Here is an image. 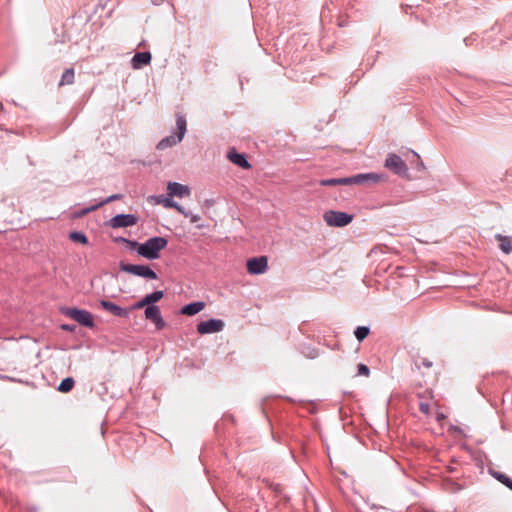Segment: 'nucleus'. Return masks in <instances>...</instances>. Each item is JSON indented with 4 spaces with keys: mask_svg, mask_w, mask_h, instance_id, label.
I'll list each match as a JSON object with an SVG mask.
<instances>
[{
    "mask_svg": "<svg viewBox=\"0 0 512 512\" xmlns=\"http://www.w3.org/2000/svg\"><path fill=\"white\" fill-rule=\"evenodd\" d=\"M167 244L168 240L165 237H151L141 243L139 255L149 260H156L160 257V251L166 248Z\"/></svg>",
    "mask_w": 512,
    "mask_h": 512,
    "instance_id": "1",
    "label": "nucleus"
},
{
    "mask_svg": "<svg viewBox=\"0 0 512 512\" xmlns=\"http://www.w3.org/2000/svg\"><path fill=\"white\" fill-rule=\"evenodd\" d=\"M176 125H177V129H178V133L170 135V136H166L163 139H161L156 146V148L158 150H164V149L172 147L182 141L184 134L186 132V127H187L186 119L183 115H177Z\"/></svg>",
    "mask_w": 512,
    "mask_h": 512,
    "instance_id": "2",
    "label": "nucleus"
},
{
    "mask_svg": "<svg viewBox=\"0 0 512 512\" xmlns=\"http://www.w3.org/2000/svg\"><path fill=\"white\" fill-rule=\"evenodd\" d=\"M385 167L402 178L410 179L407 164L399 155L395 153H389L387 155L385 160Z\"/></svg>",
    "mask_w": 512,
    "mask_h": 512,
    "instance_id": "3",
    "label": "nucleus"
},
{
    "mask_svg": "<svg viewBox=\"0 0 512 512\" xmlns=\"http://www.w3.org/2000/svg\"><path fill=\"white\" fill-rule=\"evenodd\" d=\"M323 219L330 227H345L353 221V215L342 211L329 210L324 213Z\"/></svg>",
    "mask_w": 512,
    "mask_h": 512,
    "instance_id": "4",
    "label": "nucleus"
},
{
    "mask_svg": "<svg viewBox=\"0 0 512 512\" xmlns=\"http://www.w3.org/2000/svg\"><path fill=\"white\" fill-rule=\"evenodd\" d=\"M63 314L84 327L93 328L95 326L93 315L87 310L67 307L63 310Z\"/></svg>",
    "mask_w": 512,
    "mask_h": 512,
    "instance_id": "5",
    "label": "nucleus"
},
{
    "mask_svg": "<svg viewBox=\"0 0 512 512\" xmlns=\"http://www.w3.org/2000/svg\"><path fill=\"white\" fill-rule=\"evenodd\" d=\"M120 270L146 279H157V274L148 265L120 263Z\"/></svg>",
    "mask_w": 512,
    "mask_h": 512,
    "instance_id": "6",
    "label": "nucleus"
},
{
    "mask_svg": "<svg viewBox=\"0 0 512 512\" xmlns=\"http://www.w3.org/2000/svg\"><path fill=\"white\" fill-rule=\"evenodd\" d=\"M225 323L221 319H209L206 321H201L197 324L196 330L199 334H212L218 333L223 330Z\"/></svg>",
    "mask_w": 512,
    "mask_h": 512,
    "instance_id": "7",
    "label": "nucleus"
},
{
    "mask_svg": "<svg viewBox=\"0 0 512 512\" xmlns=\"http://www.w3.org/2000/svg\"><path fill=\"white\" fill-rule=\"evenodd\" d=\"M268 259L266 256H259L250 258L247 261V271L251 275H260L267 271Z\"/></svg>",
    "mask_w": 512,
    "mask_h": 512,
    "instance_id": "8",
    "label": "nucleus"
},
{
    "mask_svg": "<svg viewBox=\"0 0 512 512\" xmlns=\"http://www.w3.org/2000/svg\"><path fill=\"white\" fill-rule=\"evenodd\" d=\"M138 217L135 214H117L109 220L112 228H126L136 225Z\"/></svg>",
    "mask_w": 512,
    "mask_h": 512,
    "instance_id": "9",
    "label": "nucleus"
},
{
    "mask_svg": "<svg viewBox=\"0 0 512 512\" xmlns=\"http://www.w3.org/2000/svg\"><path fill=\"white\" fill-rule=\"evenodd\" d=\"M384 176L378 173H360L351 177H347V184L352 185H361L367 182L377 183L380 180H383Z\"/></svg>",
    "mask_w": 512,
    "mask_h": 512,
    "instance_id": "10",
    "label": "nucleus"
},
{
    "mask_svg": "<svg viewBox=\"0 0 512 512\" xmlns=\"http://www.w3.org/2000/svg\"><path fill=\"white\" fill-rule=\"evenodd\" d=\"M145 318L152 321L158 330L163 329L166 326V322L161 315L159 306L149 305L144 311Z\"/></svg>",
    "mask_w": 512,
    "mask_h": 512,
    "instance_id": "11",
    "label": "nucleus"
},
{
    "mask_svg": "<svg viewBox=\"0 0 512 512\" xmlns=\"http://www.w3.org/2000/svg\"><path fill=\"white\" fill-rule=\"evenodd\" d=\"M151 198L155 200V203L162 204L165 208H173L185 217H188L191 214L190 211H187L184 207L175 202L170 196L166 197L164 195H158L152 196Z\"/></svg>",
    "mask_w": 512,
    "mask_h": 512,
    "instance_id": "12",
    "label": "nucleus"
},
{
    "mask_svg": "<svg viewBox=\"0 0 512 512\" xmlns=\"http://www.w3.org/2000/svg\"><path fill=\"white\" fill-rule=\"evenodd\" d=\"M99 305L109 313L120 318H129L128 308H122L119 305L108 300L101 299Z\"/></svg>",
    "mask_w": 512,
    "mask_h": 512,
    "instance_id": "13",
    "label": "nucleus"
},
{
    "mask_svg": "<svg viewBox=\"0 0 512 512\" xmlns=\"http://www.w3.org/2000/svg\"><path fill=\"white\" fill-rule=\"evenodd\" d=\"M227 157L233 164L239 166L242 169L251 168V164L247 160L246 155L244 153H238L235 148H232L228 151Z\"/></svg>",
    "mask_w": 512,
    "mask_h": 512,
    "instance_id": "14",
    "label": "nucleus"
},
{
    "mask_svg": "<svg viewBox=\"0 0 512 512\" xmlns=\"http://www.w3.org/2000/svg\"><path fill=\"white\" fill-rule=\"evenodd\" d=\"M167 193L170 197H185L190 195V189L187 185L178 182H169L167 185Z\"/></svg>",
    "mask_w": 512,
    "mask_h": 512,
    "instance_id": "15",
    "label": "nucleus"
},
{
    "mask_svg": "<svg viewBox=\"0 0 512 512\" xmlns=\"http://www.w3.org/2000/svg\"><path fill=\"white\" fill-rule=\"evenodd\" d=\"M151 53L148 51L136 53L132 59L131 64L134 69H141L151 62Z\"/></svg>",
    "mask_w": 512,
    "mask_h": 512,
    "instance_id": "16",
    "label": "nucleus"
},
{
    "mask_svg": "<svg viewBox=\"0 0 512 512\" xmlns=\"http://www.w3.org/2000/svg\"><path fill=\"white\" fill-rule=\"evenodd\" d=\"M204 308L205 303L203 301H195L184 305L181 308L180 313L187 316H194L201 312Z\"/></svg>",
    "mask_w": 512,
    "mask_h": 512,
    "instance_id": "17",
    "label": "nucleus"
},
{
    "mask_svg": "<svg viewBox=\"0 0 512 512\" xmlns=\"http://www.w3.org/2000/svg\"><path fill=\"white\" fill-rule=\"evenodd\" d=\"M75 80V71L73 68H67L63 72L61 79L59 81V86H65V85H71L74 83Z\"/></svg>",
    "mask_w": 512,
    "mask_h": 512,
    "instance_id": "18",
    "label": "nucleus"
},
{
    "mask_svg": "<svg viewBox=\"0 0 512 512\" xmlns=\"http://www.w3.org/2000/svg\"><path fill=\"white\" fill-rule=\"evenodd\" d=\"M495 238L500 241L499 248L505 254H509L512 251V243L509 237L497 234Z\"/></svg>",
    "mask_w": 512,
    "mask_h": 512,
    "instance_id": "19",
    "label": "nucleus"
},
{
    "mask_svg": "<svg viewBox=\"0 0 512 512\" xmlns=\"http://www.w3.org/2000/svg\"><path fill=\"white\" fill-rule=\"evenodd\" d=\"M490 474L493 478H495L501 484L506 486L508 489L512 486V479L509 476H507L506 474L495 471V470H491Z\"/></svg>",
    "mask_w": 512,
    "mask_h": 512,
    "instance_id": "20",
    "label": "nucleus"
},
{
    "mask_svg": "<svg viewBox=\"0 0 512 512\" xmlns=\"http://www.w3.org/2000/svg\"><path fill=\"white\" fill-rule=\"evenodd\" d=\"M69 239L73 242L87 245L89 243L88 237L81 231H72L69 234Z\"/></svg>",
    "mask_w": 512,
    "mask_h": 512,
    "instance_id": "21",
    "label": "nucleus"
},
{
    "mask_svg": "<svg viewBox=\"0 0 512 512\" xmlns=\"http://www.w3.org/2000/svg\"><path fill=\"white\" fill-rule=\"evenodd\" d=\"M74 385V379L72 377H66L60 382L58 386V391L62 393H68L73 389Z\"/></svg>",
    "mask_w": 512,
    "mask_h": 512,
    "instance_id": "22",
    "label": "nucleus"
},
{
    "mask_svg": "<svg viewBox=\"0 0 512 512\" xmlns=\"http://www.w3.org/2000/svg\"><path fill=\"white\" fill-rule=\"evenodd\" d=\"M321 186H337V185H348L347 177L344 178H330V179H322L319 181Z\"/></svg>",
    "mask_w": 512,
    "mask_h": 512,
    "instance_id": "23",
    "label": "nucleus"
},
{
    "mask_svg": "<svg viewBox=\"0 0 512 512\" xmlns=\"http://www.w3.org/2000/svg\"><path fill=\"white\" fill-rule=\"evenodd\" d=\"M370 333V328L368 326H358L354 331L355 338L362 342Z\"/></svg>",
    "mask_w": 512,
    "mask_h": 512,
    "instance_id": "24",
    "label": "nucleus"
},
{
    "mask_svg": "<svg viewBox=\"0 0 512 512\" xmlns=\"http://www.w3.org/2000/svg\"><path fill=\"white\" fill-rule=\"evenodd\" d=\"M145 296L149 305H155L156 302L160 301L164 297V291L156 290L152 293L146 294Z\"/></svg>",
    "mask_w": 512,
    "mask_h": 512,
    "instance_id": "25",
    "label": "nucleus"
},
{
    "mask_svg": "<svg viewBox=\"0 0 512 512\" xmlns=\"http://www.w3.org/2000/svg\"><path fill=\"white\" fill-rule=\"evenodd\" d=\"M148 306H149V303L146 299V296H144L141 300L137 301L131 307H129L128 310L130 313L132 310L141 309V308L148 307Z\"/></svg>",
    "mask_w": 512,
    "mask_h": 512,
    "instance_id": "26",
    "label": "nucleus"
},
{
    "mask_svg": "<svg viewBox=\"0 0 512 512\" xmlns=\"http://www.w3.org/2000/svg\"><path fill=\"white\" fill-rule=\"evenodd\" d=\"M98 208H99L98 204L83 208L80 211L76 212V217H83V216L87 215L88 213L97 210Z\"/></svg>",
    "mask_w": 512,
    "mask_h": 512,
    "instance_id": "27",
    "label": "nucleus"
},
{
    "mask_svg": "<svg viewBox=\"0 0 512 512\" xmlns=\"http://www.w3.org/2000/svg\"><path fill=\"white\" fill-rule=\"evenodd\" d=\"M123 197V195L121 194H113L105 199H103L102 201L98 202L97 204L99 205V208L102 207L103 205L105 204H108L112 201H115V200H119Z\"/></svg>",
    "mask_w": 512,
    "mask_h": 512,
    "instance_id": "28",
    "label": "nucleus"
},
{
    "mask_svg": "<svg viewBox=\"0 0 512 512\" xmlns=\"http://www.w3.org/2000/svg\"><path fill=\"white\" fill-rule=\"evenodd\" d=\"M415 366L417 369H420V366H424L425 368H431L433 366V362L427 358H422L419 363L417 359H414Z\"/></svg>",
    "mask_w": 512,
    "mask_h": 512,
    "instance_id": "29",
    "label": "nucleus"
},
{
    "mask_svg": "<svg viewBox=\"0 0 512 512\" xmlns=\"http://www.w3.org/2000/svg\"><path fill=\"white\" fill-rule=\"evenodd\" d=\"M370 374V369L366 364L360 363L358 364V375L368 377Z\"/></svg>",
    "mask_w": 512,
    "mask_h": 512,
    "instance_id": "30",
    "label": "nucleus"
},
{
    "mask_svg": "<svg viewBox=\"0 0 512 512\" xmlns=\"http://www.w3.org/2000/svg\"><path fill=\"white\" fill-rule=\"evenodd\" d=\"M419 410L425 414V415H429L430 413V403L428 401H420L419 402Z\"/></svg>",
    "mask_w": 512,
    "mask_h": 512,
    "instance_id": "31",
    "label": "nucleus"
},
{
    "mask_svg": "<svg viewBox=\"0 0 512 512\" xmlns=\"http://www.w3.org/2000/svg\"><path fill=\"white\" fill-rule=\"evenodd\" d=\"M126 244L129 246L130 249L136 250L137 253L139 254V247L141 246V243H138L135 240H129L128 239Z\"/></svg>",
    "mask_w": 512,
    "mask_h": 512,
    "instance_id": "32",
    "label": "nucleus"
},
{
    "mask_svg": "<svg viewBox=\"0 0 512 512\" xmlns=\"http://www.w3.org/2000/svg\"><path fill=\"white\" fill-rule=\"evenodd\" d=\"M61 328L65 331L73 332L76 326L74 324H63Z\"/></svg>",
    "mask_w": 512,
    "mask_h": 512,
    "instance_id": "33",
    "label": "nucleus"
},
{
    "mask_svg": "<svg viewBox=\"0 0 512 512\" xmlns=\"http://www.w3.org/2000/svg\"><path fill=\"white\" fill-rule=\"evenodd\" d=\"M188 217H190V221L192 223H196L201 219L199 215L193 213H191Z\"/></svg>",
    "mask_w": 512,
    "mask_h": 512,
    "instance_id": "34",
    "label": "nucleus"
},
{
    "mask_svg": "<svg viewBox=\"0 0 512 512\" xmlns=\"http://www.w3.org/2000/svg\"><path fill=\"white\" fill-rule=\"evenodd\" d=\"M473 40L474 39L472 37H466V38H464V43H465L466 46H468V45L472 44Z\"/></svg>",
    "mask_w": 512,
    "mask_h": 512,
    "instance_id": "35",
    "label": "nucleus"
},
{
    "mask_svg": "<svg viewBox=\"0 0 512 512\" xmlns=\"http://www.w3.org/2000/svg\"><path fill=\"white\" fill-rule=\"evenodd\" d=\"M116 242L127 243L128 239L125 237H119L115 239Z\"/></svg>",
    "mask_w": 512,
    "mask_h": 512,
    "instance_id": "36",
    "label": "nucleus"
},
{
    "mask_svg": "<svg viewBox=\"0 0 512 512\" xmlns=\"http://www.w3.org/2000/svg\"><path fill=\"white\" fill-rule=\"evenodd\" d=\"M452 429L457 433L463 434V430L460 427L452 426Z\"/></svg>",
    "mask_w": 512,
    "mask_h": 512,
    "instance_id": "37",
    "label": "nucleus"
},
{
    "mask_svg": "<svg viewBox=\"0 0 512 512\" xmlns=\"http://www.w3.org/2000/svg\"><path fill=\"white\" fill-rule=\"evenodd\" d=\"M509 489L512 491V486Z\"/></svg>",
    "mask_w": 512,
    "mask_h": 512,
    "instance_id": "38",
    "label": "nucleus"
}]
</instances>
